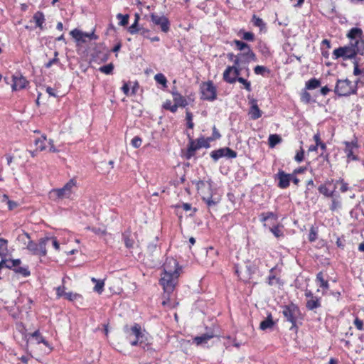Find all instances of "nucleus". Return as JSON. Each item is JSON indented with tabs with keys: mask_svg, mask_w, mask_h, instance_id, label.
Masks as SVG:
<instances>
[{
	"mask_svg": "<svg viewBox=\"0 0 364 364\" xmlns=\"http://www.w3.org/2000/svg\"><path fill=\"white\" fill-rule=\"evenodd\" d=\"M358 54H364V42H355L354 44L349 43L348 46L339 47L333 50V58L347 60L354 58Z\"/></svg>",
	"mask_w": 364,
	"mask_h": 364,
	"instance_id": "nucleus-2",
	"label": "nucleus"
},
{
	"mask_svg": "<svg viewBox=\"0 0 364 364\" xmlns=\"http://www.w3.org/2000/svg\"><path fill=\"white\" fill-rule=\"evenodd\" d=\"M6 267L10 269H16L21 264V261L20 259H14L6 260Z\"/></svg>",
	"mask_w": 364,
	"mask_h": 364,
	"instance_id": "nucleus-45",
	"label": "nucleus"
},
{
	"mask_svg": "<svg viewBox=\"0 0 364 364\" xmlns=\"http://www.w3.org/2000/svg\"><path fill=\"white\" fill-rule=\"evenodd\" d=\"M13 84H12V90H20L26 87L28 84V81L26 80L25 77H23L21 73H17L12 76Z\"/></svg>",
	"mask_w": 364,
	"mask_h": 364,
	"instance_id": "nucleus-19",
	"label": "nucleus"
},
{
	"mask_svg": "<svg viewBox=\"0 0 364 364\" xmlns=\"http://www.w3.org/2000/svg\"><path fill=\"white\" fill-rule=\"evenodd\" d=\"M123 239L124 242V245L127 248L131 249L133 248L134 245V240L130 237L129 235H123Z\"/></svg>",
	"mask_w": 364,
	"mask_h": 364,
	"instance_id": "nucleus-50",
	"label": "nucleus"
},
{
	"mask_svg": "<svg viewBox=\"0 0 364 364\" xmlns=\"http://www.w3.org/2000/svg\"><path fill=\"white\" fill-rule=\"evenodd\" d=\"M237 82H239L240 83H241L242 85H243L244 86V88L248 91V92H251L252 91V87H251V82L250 81L243 78V77H240V79H237Z\"/></svg>",
	"mask_w": 364,
	"mask_h": 364,
	"instance_id": "nucleus-54",
	"label": "nucleus"
},
{
	"mask_svg": "<svg viewBox=\"0 0 364 364\" xmlns=\"http://www.w3.org/2000/svg\"><path fill=\"white\" fill-rule=\"evenodd\" d=\"M215 337V334L213 332L204 333L200 336H196L193 338V342L197 345L200 346L203 343H207L209 340Z\"/></svg>",
	"mask_w": 364,
	"mask_h": 364,
	"instance_id": "nucleus-27",
	"label": "nucleus"
},
{
	"mask_svg": "<svg viewBox=\"0 0 364 364\" xmlns=\"http://www.w3.org/2000/svg\"><path fill=\"white\" fill-rule=\"evenodd\" d=\"M33 19L36 23V26L38 27L41 30L43 29V23H45V16L43 12L37 11L34 14Z\"/></svg>",
	"mask_w": 364,
	"mask_h": 364,
	"instance_id": "nucleus-28",
	"label": "nucleus"
},
{
	"mask_svg": "<svg viewBox=\"0 0 364 364\" xmlns=\"http://www.w3.org/2000/svg\"><path fill=\"white\" fill-rule=\"evenodd\" d=\"M154 80L157 83L162 85L164 87H166L167 80L164 74L158 73L155 75Z\"/></svg>",
	"mask_w": 364,
	"mask_h": 364,
	"instance_id": "nucleus-52",
	"label": "nucleus"
},
{
	"mask_svg": "<svg viewBox=\"0 0 364 364\" xmlns=\"http://www.w3.org/2000/svg\"><path fill=\"white\" fill-rule=\"evenodd\" d=\"M117 18L118 19H121L119 24L121 26H127L129 23V15H122V14H119L117 16Z\"/></svg>",
	"mask_w": 364,
	"mask_h": 364,
	"instance_id": "nucleus-58",
	"label": "nucleus"
},
{
	"mask_svg": "<svg viewBox=\"0 0 364 364\" xmlns=\"http://www.w3.org/2000/svg\"><path fill=\"white\" fill-rule=\"evenodd\" d=\"M186 120L187 127L191 129H193L194 123L193 122V114L189 110H186Z\"/></svg>",
	"mask_w": 364,
	"mask_h": 364,
	"instance_id": "nucleus-51",
	"label": "nucleus"
},
{
	"mask_svg": "<svg viewBox=\"0 0 364 364\" xmlns=\"http://www.w3.org/2000/svg\"><path fill=\"white\" fill-rule=\"evenodd\" d=\"M31 336L35 338L38 344L43 343L46 347L50 346L49 343L41 335L39 330L34 331L33 333L31 334Z\"/></svg>",
	"mask_w": 364,
	"mask_h": 364,
	"instance_id": "nucleus-36",
	"label": "nucleus"
},
{
	"mask_svg": "<svg viewBox=\"0 0 364 364\" xmlns=\"http://www.w3.org/2000/svg\"><path fill=\"white\" fill-rule=\"evenodd\" d=\"M277 218V215L273 212L262 213L259 215V220L262 223H266L269 219L276 221Z\"/></svg>",
	"mask_w": 364,
	"mask_h": 364,
	"instance_id": "nucleus-37",
	"label": "nucleus"
},
{
	"mask_svg": "<svg viewBox=\"0 0 364 364\" xmlns=\"http://www.w3.org/2000/svg\"><path fill=\"white\" fill-rule=\"evenodd\" d=\"M358 81L353 82L348 79H338L336 81L334 92L339 97H348L357 93Z\"/></svg>",
	"mask_w": 364,
	"mask_h": 364,
	"instance_id": "nucleus-4",
	"label": "nucleus"
},
{
	"mask_svg": "<svg viewBox=\"0 0 364 364\" xmlns=\"http://www.w3.org/2000/svg\"><path fill=\"white\" fill-rule=\"evenodd\" d=\"M130 344L132 346H139L144 350H149L151 343L149 338L143 333L141 335V337L138 338L137 339L130 341Z\"/></svg>",
	"mask_w": 364,
	"mask_h": 364,
	"instance_id": "nucleus-23",
	"label": "nucleus"
},
{
	"mask_svg": "<svg viewBox=\"0 0 364 364\" xmlns=\"http://www.w3.org/2000/svg\"><path fill=\"white\" fill-rule=\"evenodd\" d=\"M58 53L55 51L54 53V58L51 60H50L48 63L45 64V67L46 68H50L53 64H55L59 62V59L58 58Z\"/></svg>",
	"mask_w": 364,
	"mask_h": 364,
	"instance_id": "nucleus-60",
	"label": "nucleus"
},
{
	"mask_svg": "<svg viewBox=\"0 0 364 364\" xmlns=\"http://www.w3.org/2000/svg\"><path fill=\"white\" fill-rule=\"evenodd\" d=\"M237 60L232 65H228L223 73V80L228 84H234L240 79L242 68Z\"/></svg>",
	"mask_w": 364,
	"mask_h": 364,
	"instance_id": "nucleus-5",
	"label": "nucleus"
},
{
	"mask_svg": "<svg viewBox=\"0 0 364 364\" xmlns=\"http://www.w3.org/2000/svg\"><path fill=\"white\" fill-rule=\"evenodd\" d=\"M210 139L209 138L205 139L203 136L200 137L196 140L200 149L202 147H210Z\"/></svg>",
	"mask_w": 364,
	"mask_h": 364,
	"instance_id": "nucleus-49",
	"label": "nucleus"
},
{
	"mask_svg": "<svg viewBox=\"0 0 364 364\" xmlns=\"http://www.w3.org/2000/svg\"><path fill=\"white\" fill-rule=\"evenodd\" d=\"M232 43L235 46V48L237 50L242 51L244 53H240L239 54L243 57L244 63L248 64L251 61H256L257 57L255 53L252 51L250 46L245 42L240 40L235 39Z\"/></svg>",
	"mask_w": 364,
	"mask_h": 364,
	"instance_id": "nucleus-6",
	"label": "nucleus"
},
{
	"mask_svg": "<svg viewBox=\"0 0 364 364\" xmlns=\"http://www.w3.org/2000/svg\"><path fill=\"white\" fill-rule=\"evenodd\" d=\"M344 152L346 154L348 162L350 161H358V156L354 154V150L358 149V140L355 139L352 141H344Z\"/></svg>",
	"mask_w": 364,
	"mask_h": 364,
	"instance_id": "nucleus-15",
	"label": "nucleus"
},
{
	"mask_svg": "<svg viewBox=\"0 0 364 364\" xmlns=\"http://www.w3.org/2000/svg\"><path fill=\"white\" fill-rule=\"evenodd\" d=\"M250 108L249 110V115L251 119L256 120L262 117V112L259 108L257 105V100L255 99H251L250 100Z\"/></svg>",
	"mask_w": 364,
	"mask_h": 364,
	"instance_id": "nucleus-21",
	"label": "nucleus"
},
{
	"mask_svg": "<svg viewBox=\"0 0 364 364\" xmlns=\"http://www.w3.org/2000/svg\"><path fill=\"white\" fill-rule=\"evenodd\" d=\"M46 143H48V151L50 152H56L58 150L55 149L53 143V140L49 139L48 141L47 140L46 136L43 134L40 137L34 140V144L36 148V151H43L47 149Z\"/></svg>",
	"mask_w": 364,
	"mask_h": 364,
	"instance_id": "nucleus-13",
	"label": "nucleus"
},
{
	"mask_svg": "<svg viewBox=\"0 0 364 364\" xmlns=\"http://www.w3.org/2000/svg\"><path fill=\"white\" fill-rule=\"evenodd\" d=\"M48 240V238H41L38 242L31 240L26 249L33 255L38 256L39 257H46L47 255L46 246Z\"/></svg>",
	"mask_w": 364,
	"mask_h": 364,
	"instance_id": "nucleus-7",
	"label": "nucleus"
},
{
	"mask_svg": "<svg viewBox=\"0 0 364 364\" xmlns=\"http://www.w3.org/2000/svg\"><path fill=\"white\" fill-rule=\"evenodd\" d=\"M291 173H286L283 170L279 169L275 178L278 179L277 186L282 189L287 188L290 185Z\"/></svg>",
	"mask_w": 364,
	"mask_h": 364,
	"instance_id": "nucleus-17",
	"label": "nucleus"
},
{
	"mask_svg": "<svg viewBox=\"0 0 364 364\" xmlns=\"http://www.w3.org/2000/svg\"><path fill=\"white\" fill-rule=\"evenodd\" d=\"M151 22L155 26H160L162 32L167 33L170 30V21L167 17L164 15H158L157 14L152 13L150 14Z\"/></svg>",
	"mask_w": 364,
	"mask_h": 364,
	"instance_id": "nucleus-12",
	"label": "nucleus"
},
{
	"mask_svg": "<svg viewBox=\"0 0 364 364\" xmlns=\"http://www.w3.org/2000/svg\"><path fill=\"white\" fill-rule=\"evenodd\" d=\"M353 324L358 331H364L363 321V320L360 319L358 316L355 317Z\"/></svg>",
	"mask_w": 364,
	"mask_h": 364,
	"instance_id": "nucleus-56",
	"label": "nucleus"
},
{
	"mask_svg": "<svg viewBox=\"0 0 364 364\" xmlns=\"http://www.w3.org/2000/svg\"><path fill=\"white\" fill-rule=\"evenodd\" d=\"M201 99L207 101H214L217 98V88L213 81L203 82L200 85Z\"/></svg>",
	"mask_w": 364,
	"mask_h": 364,
	"instance_id": "nucleus-9",
	"label": "nucleus"
},
{
	"mask_svg": "<svg viewBox=\"0 0 364 364\" xmlns=\"http://www.w3.org/2000/svg\"><path fill=\"white\" fill-rule=\"evenodd\" d=\"M254 73L256 75H261L264 76L266 73L269 74L270 73V70L265 66L256 65L254 68Z\"/></svg>",
	"mask_w": 364,
	"mask_h": 364,
	"instance_id": "nucleus-48",
	"label": "nucleus"
},
{
	"mask_svg": "<svg viewBox=\"0 0 364 364\" xmlns=\"http://www.w3.org/2000/svg\"><path fill=\"white\" fill-rule=\"evenodd\" d=\"M363 72H364V67L362 68H360L358 63H355L354 65L353 75L355 76L360 75L362 80L363 79Z\"/></svg>",
	"mask_w": 364,
	"mask_h": 364,
	"instance_id": "nucleus-59",
	"label": "nucleus"
},
{
	"mask_svg": "<svg viewBox=\"0 0 364 364\" xmlns=\"http://www.w3.org/2000/svg\"><path fill=\"white\" fill-rule=\"evenodd\" d=\"M82 296L77 293H73V292H66L65 294V298L70 301H73L79 298H81Z\"/></svg>",
	"mask_w": 364,
	"mask_h": 364,
	"instance_id": "nucleus-55",
	"label": "nucleus"
},
{
	"mask_svg": "<svg viewBox=\"0 0 364 364\" xmlns=\"http://www.w3.org/2000/svg\"><path fill=\"white\" fill-rule=\"evenodd\" d=\"M202 200L205 203L208 208L215 206L219 203V199L214 198L213 193L205 196L202 198Z\"/></svg>",
	"mask_w": 364,
	"mask_h": 364,
	"instance_id": "nucleus-34",
	"label": "nucleus"
},
{
	"mask_svg": "<svg viewBox=\"0 0 364 364\" xmlns=\"http://www.w3.org/2000/svg\"><path fill=\"white\" fill-rule=\"evenodd\" d=\"M14 271L16 274H19L23 277H27L31 275V272L27 265L24 266H18L16 269H14Z\"/></svg>",
	"mask_w": 364,
	"mask_h": 364,
	"instance_id": "nucleus-40",
	"label": "nucleus"
},
{
	"mask_svg": "<svg viewBox=\"0 0 364 364\" xmlns=\"http://www.w3.org/2000/svg\"><path fill=\"white\" fill-rule=\"evenodd\" d=\"M142 144V139L141 137L136 136L131 140V144L134 148H139Z\"/></svg>",
	"mask_w": 364,
	"mask_h": 364,
	"instance_id": "nucleus-61",
	"label": "nucleus"
},
{
	"mask_svg": "<svg viewBox=\"0 0 364 364\" xmlns=\"http://www.w3.org/2000/svg\"><path fill=\"white\" fill-rule=\"evenodd\" d=\"M70 34L77 43H85L86 38L90 40L97 39V36L94 33V32H92L90 33H83L77 28L72 30L70 32Z\"/></svg>",
	"mask_w": 364,
	"mask_h": 364,
	"instance_id": "nucleus-16",
	"label": "nucleus"
},
{
	"mask_svg": "<svg viewBox=\"0 0 364 364\" xmlns=\"http://www.w3.org/2000/svg\"><path fill=\"white\" fill-rule=\"evenodd\" d=\"M304 159V150L301 147L300 150L298 151L294 156V160L300 163Z\"/></svg>",
	"mask_w": 364,
	"mask_h": 364,
	"instance_id": "nucleus-62",
	"label": "nucleus"
},
{
	"mask_svg": "<svg viewBox=\"0 0 364 364\" xmlns=\"http://www.w3.org/2000/svg\"><path fill=\"white\" fill-rule=\"evenodd\" d=\"M188 137L189 139V142L186 152L185 154V157L186 159H191L193 156H195L196 151L200 148L196 140L193 139L189 134H188Z\"/></svg>",
	"mask_w": 364,
	"mask_h": 364,
	"instance_id": "nucleus-24",
	"label": "nucleus"
},
{
	"mask_svg": "<svg viewBox=\"0 0 364 364\" xmlns=\"http://www.w3.org/2000/svg\"><path fill=\"white\" fill-rule=\"evenodd\" d=\"M31 240V238L30 235L25 231H23V232L19 234L17 237V240L22 244L25 248H26L28 243Z\"/></svg>",
	"mask_w": 364,
	"mask_h": 364,
	"instance_id": "nucleus-41",
	"label": "nucleus"
},
{
	"mask_svg": "<svg viewBox=\"0 0 364 364\" xmlns=\"http://www.w3.org/2000/svg\"><path fill=\"white\" fill-rule=\"evenodd\" d=\"M308 238H309V240L310 242H314V241L316 240V239H317V232H316V230L314 228H311L310 229Z\"/></svg>",
	"mask_w": 364,
	"mask_h": 364,
	"instance_id": "nucleus-64",
	"label": "nucleus"
},
{
	"mask_svg": "<svg viewBox=\"0 0 364 364\" xmlns=\"http://www.w3.org/2000/svg\"><path fill=\"white\" fill-rule=\"evenodd\" d=\"M320 86L321 80L316 77H313L306 82L305 90H312L319 87Z\"/></svg>",
	"mask_w": 364,
	"mask_h": 364,
	"instance_id": "nucleus-32",
	"label": "nucleus"
},
{
	"mask_svg": "<svg viewBox=\"0 0 364 364\" xmlns=\"http://www.w3.org/2000/svg\"><path fill=\"white\" fill-rule=\"evenodd\" d=\"M163 270L159 284L162 286L164 293L170 294L178 284L181 267L176 259L168 258L163 265Z\"/></svg>",
	"mask_w": 364,
	"mask_h": 364,
	"instance_id": "nucleus-1",
	"label": "nucleus"
},
{
	"mask_svg": "<svg viewBox=\"0 0 364 364\" xmlns=\"http://www.w3.org/2000/svg\"><path fill=\"white\" fill-rule=\"evenodd\" d=\"M237 156V152L229 147L220 148L210 153V156L215 161L223 156L228 159H235Z\"/></svg>",
	"mask_w": 364,
	"mask_h": 364,
	"instance_id": "nucleus-14",
	"label": "nucleus"
},
{
	"mask_svg": "<svg viewBox=\"0 0 364 364\" xmlns=\"http://www.w3.org/2000/svg\"><path fill=\"white\" fill-rule=\"evenodd\" d=\"M271 232L277 238L284 236V232L282 230V226L277 225L269 228Z\"/></svg>",
	"mask_w": 364,
	"mask_h": 364,
	"instance_id": "nucleus-44",
	"label": "nucleus"
},
{
	"mask_svg": "<svg viewBox=\"0 0 364 364\" xmlns=\"http://www.w3.org/2000/svg\"><path fill=\"white\" fill-rule=\"evenodd\" d=\"M173 100L176 107H186L188 105V102L185 97L180 94L178 91H172Z\"/></svg>",
	"mask_w": 364,
	"mask_h": 364,
	"instance_id": "nucleus-25",
	"label": "nucleus"
},
{
	"mask_svg": "<svg viewBox=\"0 0 364 364\" xmlns=\"http://www.w3.org/2000/svg\"><path fill=\"white\" fill-rule=\"evenodd\" d=\"M306 90H307L302 92L301 95V100L303 102L309 104L311 102V96L310 93L308 92Z\"/></svg>",
	"mask_w": 364,
	"mask_h": 364,
	"instance_id": "nucleus-57",
	"label": "nucleus"
},
{
	"mask_svg": "<svg viewBox=\"0 0 364 364\" xmlns=\"http://www.w3.org/2000/svg\"><path fill=\"white\" fill-rule=\"evenodd\" d=\"M316 282L319 284V287L323 290L329 289V284L328 280L324 278L323 272H319L316 274Z\"/></svg>",
	"mask_w": 364,
	"mask_h": 364,
	"instance_id": "nucleus-31",
	"label": "nucleus"
},
{
	"mask_svg": "<svg viewBox=\"0 0 364 364\" xmlns=\"http://www.w3.org/2000/svg\"><path fill=\"white\" fill-rule=\"evenodd\" d=\"M251 22L254 26L259 28L260 31H266L265 22L255 14L252 16Z\"/></svg>",
	"mask_w": 364,
	"mask_h": 364,
	"instance_id": "nucleus-33",
	"label": "nucleus"
},
{
	"mask_svg": "<svg viewBox=\"0 0 364 364\" xmlns=\"http://www.w3.org/2000/svg\"><path fill=\"white\" fill-rule=\"evenodd\" d=\"M192 183L193 184H195L197 191L201 196V198L205 196L213 193V181L210 178L207 181H193Z\"/></svg>",
	"mask_w": 364,
	"mask_h": 364,
	"instance_id": "nucleus-10",
	"label": "nucleus"
},
{
	"mask_svg": "<svg viewBox=\"0 0 364 364\" xmlns=\"http://www.w3.org/2000/svg\"><path fill=\"white\" fill-rule=\"evenodd\" d=\"M276 267H272L269 270V275L267 278V282L269 286H274L275 284H282L281 280L279 277H277L275 274H274V272L275 271Z\"/></svg>",
	"mask_w": 364,
	"mask_h": 364,
	"instance_id": "nucleus-30",
	"label": "nucleus"
},
{
	"mask_svg": "<svg viewBox=\"0 0 364 364\" xmlns=\"http://www.w3.org/2000/svg\"><path fill=\"white\" fill-rule=\"evenodd\" d=\"M336 183H341L340 191L341 193H346L349 190L348 184L343 179L336 181Z\"/></svg>",
	"mask_w": 364,
	"mask_h": 364,
	"instance_id": "nucleus-63",
	"label": "nucleus"
},
{
	"mask_svg": "<svg viewBox=\"0 0 364 364\" xmlns=\"http://www.w3.org/2000/svg\"><path fill=\"white\" fill-rule=\"evenodd\" d=\"M77 187V181L72 178L63 188L52 189L49 193L50 198L54 200L70 198Z\"/></svg>",
	"mask_w": 364,
	"mask_h": 364,
	"instance_id": "nucleus-3",
	"label": "nucleus"
},
{
	"mask_svg": "<svg viewBox=\"0 0 364 364\" xmlns=\"http://www.w3.org/2000/svg\"><path fill=\"white\" fill-rule=\"evenodd\" d=\"M124 332L126 333L127 338L128 340L132 341V336H134V339H137L141 337V335L143 334L141 331V327L139 323H135L132 326L129 327L128 325H126L124 327Z\"/></svg>",
	"mask_w": 364,
	"mask_h": 364,
	"instance_id": "nucleus-18",
	"label": "nucleus"
},
{
	"mask_svg": "<svg viewBox=\"0 0 364 364\" xmlns=\"http://www.w3.org/2000/svg\"><path fill=\"white\" fill-rule=\"evenodd\" d=\"M304 295L306 299V308L308 310L314 311L321 306V298L314 296L311 290L306 289Z\"/></svg>",
	"mask_w": 364,
	"mask_h": 364,
	"instance_id": "nucleus-11",
	"label": "nucleus"
},
{
	"mask_svg": "<svg viewBox=\"0 0 364 364\" xmlns=\"http://www.w3.org/2000/svg\"><path fill=\"white\" fill-rule=\"evenodd\" d=\"M113 70H114V65L112 63L107 64V65L102 66L99 68V70L101 73H105L106 75L112 74Z\"/></svg>",
	"mask_w": 364,
	"mask_h": 364,
	"instance_id": "nucleus-53",
	"label": "nucleus"
},
{
	"mask_svg": "<svg viewBox=\"0 0 364 364\" xmlns=\"http://www.w3.org/2000/svg\"><path fill=\"white\" fill-rule=\"evenodd\" d=\"M282 137L277 134H270L268 138V144L270 148H274L277 144L281 143Z\"/></svg>",
	"mask_w": 364,
	"mask_h": 364,
	"instance_id": "nucleus-39",
	"label": "nucleus"
},
{
	"mask_svg": "<svg viewBox=\"0 0 364 364\" xmlns=\"http://www.w3.org/2000/svg\"><path fill=\"white\" fill-rule=\"evenodd\" d=\"M162 107H163V109H164L166 110H168L172 113H175L178 110V107H176V105L174 103L173 104L170 100H166L163 103Z\"/></svg>",
	"mask_w": 364,
	"mask_h": 364,
	"instance_id": "nucleus-43",
	"label": "nucleus"
},
{
	"mask_svg": "<svg viewBox=\"0 0 364 364\" xmlns=\"http://www.w3.org/2000/svg\"><path fill=\"white\" fill-rule=\"evenodd\" d=\"M227 57L230 61L233 63V64H235L236 60H237L238 63H244L243 57L241 56L239 53L235 55L233 53H228L227 54Z\"/></svg>",
	"mask_w": 364,
	"mask_h": 364,
	"instance_id": "nucleus-46",
	"label": "nucleus"
},
{
	"mask_svg": "<svg viewBox=\"0 0 364 364\" xmlns=\"http://www.w3.org/2000/svg\"><path fill=\"white\" fill-rule=\"evenodd\" d=\"M330 198L331 200L329 209L331 212H335L342 208V201L340 196L334 194L333 196L330 197Z\"/></svg>",
	"mask_w": 364,
	"mask_h": 364,
	"instance_id": "nucleus-26",
	"label": "nucleus"
},
{
	"mask_svg": "<svg viewBox=\"0 0 364 364\" xmlns=\"http://www.w3.org/2000/svg\"><path fill=\"white\" fill-rule=\"evenodd\" d=\"M91 281L92 283L95 284L94 287V291L97 292L99 294H101L104 291L105 287V280L104 279H97L95 277L91 278Z\"/></svg>",
	"mask_w": 364,
	"mask_h": 364,
	"instance_id": "nucleus-35",
	"label": "nucleus"
},
{
	"mask_svg": "<svg viewBox=\"0 0 364 364\" xmlns=\"http://www.w3.org/2000/svg\"><path fill=\"white\" fill-rule=\"evenodd\" d=\"M1 201L7 204L8 209L9 210H13L18 206V203L16 201L10 200L6 194H4L1 196Z\"/></svg>",
	"mask_w": 364,
	"mask_h": 364,
	"instance_id": "nucleus-38",
	"label": "nucleus"
},
{
	"mask_svg": "<svg viewBox=\"0 0 364 364\" xmlns=\"http://www.w3.org/2000/svg\"><path fill=\"white\" fill-rule=\"evenodd\" d=\"M239 35H242V38L244 41L253 42L255 40V34L250 31H245L243 29H241L239 33Z\"/></svg>",
	"mask_w": 364,
	"mask_h": 364,
	"instance_id": "nucleus-42",
	"label": "nucleus"
},
{
	"mask_svg": "<svg viewBox=\"0 0 364 364\" xmlns=\"http://www.w3.org/2000/svg\"><path fill=\"white\" fill-rule=\"evenodd\" d=\"M333 181V180H326L323 183L321 184L318 187V191L319 193H321V195L326 198L333 196V195L335 194L336 187L333 188V190H330L328 188V186H330L332 184Z\"/></svg>",
	"mask_w": 364,
	"mask_h": 364,
	"instance_id": "nucleus-22",
	"label": "nucleus"
},
{
	"mask_svg": "<svg viewBox=\"0 0 364 364\" xmlns=\"http://www.w3.org/2000/svg\"><path fill=\"white\" fill-rule=\"evenodd\" d=\"M363 31L359 28H352L346 34V36L350 40V43L364 42L363 38Z\"/></svg>",
	"mask_w": 364,
	"mask_h": 364,
	"instance_id": "nucleus-20",
	"label": "nucleus"
},
{
	"mask_svg": "<svg viewBox=\"0 0 364 364\" xmlns=\"http://www.w3.org/2000/svg\"><path fill=\"white\" fill-rule=\"evenodd\" d=\"M87 230H91L92 232H93L96 235H105L107 234V230L105 227H102V228H97V227H87L86 228Z\"/></svg>",
	"mask_w": 364,
	"mask_h": 364,
	"instance_id": "nucleus-47",
	"label": "nucleus"
},
{
	"mask_svg": "<svg viewBox=\"0 0 364 364\" xmlns=\"http://www.w3.org/2000/svg\"><path fill=\"white\" fill-rule=\"evenodd\" d=\"M282 314L287 320L291 323V329L296 328V321L301 314L299 306L295 304H290L283 306Z\"/></svg>",
	"mask_w": 364,
	"mask_h": 364,
	"instance_id": "nucleus-8",
	"label": "nucleus"
},
{
	"mask_svg": "<svg viewBox=\"0 0 364 364\" xmlns=\"http://www.w3.org/2000/svg\"><path fill=\"white\" fill-rule=\"evenodd\" d=\"M275 322L273 321L272 314H269L267 317L260 323L259 328L262 331H265L273 328Z\"/></svg>",
	"mask_w": 364,
	"mask_h": 364,
	"instance_id": "nucleus-29",
	"label": "nucleus"
}]
</instances>
